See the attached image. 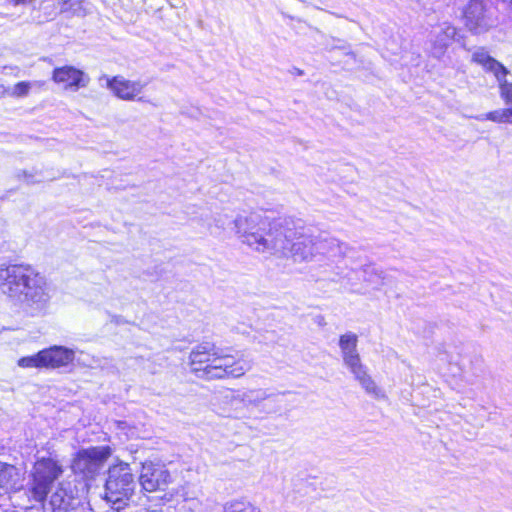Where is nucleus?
Returning a JSON list of instances; mask_svg holds the SVG:
<instances>
[{
	"instance_id": "1",
	"label": "nucleus",
	"mask_w": 512,
	"mask_h": 512,
	"mask_svg": "<svg viewBox=\"0 0 512 512\" xmlns=\"http://www.w3.org/2000/svg\"><path fill=\"white\" fill-rule=\"evenodd\" d=\"M235 232L241 242L261 254L291 256L296 262L316 261V235L290 217L270 218L257 212L238 215Z\"/></svg>"
},
{
	"instance_id": "2",
	"label": "nucleus",
	"mask_w": 512,
	"mask_h": 512,
	"mask_svg": "<svg viewBox=\"0 0 512 512\" xmlns=\"http://www.w3.org/2000/svg\"><path fill=\"white\" fill-rule=\"evenodd\" d=\"M0 292L29 313L38 314L47 308L52 289L32 267L9 265L0 268Z\"/></svg>"
},
{
	"instance_id": "3",
	"label": "nucleus",
	"mask_w": 512,
	"mask_h": 512,
	"mask_svg": "<svg viewBox=\"0 0 512 512\" xmlns=\"http://www.w3.org/2000/svg\"><path fill=\"white\" fill-rule=\"evenodd\" d=\"M191 371L206 380L240 378L252 368L243 354H229L210 343L197 345L189 356Z\"/></svg>"
},
{
	"instance_id": "4",
	"label": "nucleus",
	"mask_w": 512,
	"mask_h": 512,
	"mask_svg": "<svg viewBox=\"0 0 512 512\" xmlns=\"http://www.w3.org/2000/svg\"><path fill=\"white\" fill-rule=\"evenodd\" d=\"M358 337L352 332H347L340 336L339 347L342 353L344 365L353 374L354 379L358 381L365 392L376 398H384L385 394L377 386L372 377L368 374L366 366L362 363L357 351Z\"/></svg>"
},
{
	"instance_id": "5",
	"label": "nucleus",
	"mask_w": 512,
	"mask_h": 512,
	"mask_svg": "<svg viewBox=\"0 0 512 512\" xmlns=\"http://www.w3.org/2000/svg\"><path fill=\"white\" fill-rule=\"evenodd\" d=\"M134 488V476L127 463L110 467L105 484V499L113 509H123L132 497Z\"/></svg>"
},
{
	"instance_id": "6",
	"label": "nucleus",
	"mask_w": 512,
	"mask_h": 512,
	"mask_svg": "<svg viewBox=\"0 0 512 512\" xmlns=\"http://www.w3.org/2000/svg\"><path fill=\"white\" fill-rule=\"evenodd\" d=\"M62 473L63 469L55 459L51 457L39 458L33 467L30 487L33 499L37 502L44 501L51 489V485Z\"/></svg>"
},
{
	"instance_id": "7",
	"label": "nucleus",
	"mask_w": 512,
	"mask_h": 512,
	"mask_svg": "<svg viewBox=\"0 0 512 512\" xmlns=\"http://www.w3.org/2000/svg\"><path fill=\"white\" fill-rule=\"evenodd\" d=\"M465 26L474 34H482L498 23L496 11L483 0H471L464 10Z\"/></svg>"
},
{
	"instance_id": "8",
	"label": "nucleus",
	"mask_w": 512,
	"mask_h": 512,
	"mask_svg": "<svg viewBox=\"0 0 512 512\" xmlns=\"http://www.w3.org/2000/svg\"><path fill=\"white\" fill-rule=\"evenodd\" d=\"M284 393H272L268 389H248L233 395L234 401H239L245 406L262 407L268 413H279L286 409Z\"/></svg>"
},
{
	"instance_id": "9",
	"label": "nucleus",
	"mask_w": 512,
	"mask_h": 512,
	"mask_svg": "<svg viewBox=\"0 0 512 512\" xmlns=\"http://www.w3.org/2000/svg\"><path fill=\"white\" fill-rule=\"evenodd\" d=\"M103 79L106 81V87L115 97L125 101L147 102L145 97L142 96L146 86L145 83L126 79L121 75L111 78L104 76Z\"/></svg>"
},
{
	"instance_id": "10",
	"label": "nucleus",
	"mask_w": 512,
	"mask_h": 512,
	"mask_svg": "<svg viewBox=\"0 0 512 512\" xmlns=\"http://www.w3.org/2000/svg\"><path fill=\"white\" fill-rule=\"evenodd\" d=\"M171 482V475L164 466L152 461L142 463L139 483L143 490L155 492L164 490Z\"/></svg>"
},
{
	"instance_id": "11",
	"label": "nucleus",
	"mask_w": 512,
	"mask_h": 512,
	"mask_svg": "<svg viewBox=\"0 0 512 512\" xmlns=\"http://www.w3.org/2000/svg\"><path fill=\"white\" fill-rule=\"evenodd\" d=\"M111 454L109 447H91L80 450L72 463L74 472L81 473L84 476L93 474Z\"/></svg>"
},
{
	"instance_id": "12",
	"label": "nucleus",
	"mask_w": 512,
	"mask_h": 512,
	"mask_svg": "<svg viewBox=\"0 0 512 512\" xmlns=\"http://www.w3.org/2000/svg\"><path fill=\"white\" fill-rule=\"evenodd\" d=\"M316 261L326 260L329 263H337L347 253L348 246L340 240L326 234H316Z\"/></svg>"
},
{
	"instance_id": "13",
	"label": "nucleus",
	"mask_w": 512,
	"mask_h": 512,
	"mask_svg": "<svg viewBox=\"0 0 512 512\" xmlns=\"http://www.w3.org/2000/svg\"><path fill=\"white\" fill-rule=\"evenodd\" d=\"M472 62L480 65L486 72L492 73L498 83L499 90L503 84H512L507 79L510 71L495 58L490 56L488 51L479 47L472 53Z\"/></svg>"
},
{
	"instance_id": "14",
	"label": "nucleus",
	"mask_w": 512,
	"mask_h": 512,
	"mask_svg": "<svg viewBox=\"0 0 512 512\" xmlns=\"http://www.w3.org/2000/svg\"><path fill=\"white\" fill-rule=\"evenodd\" d=\"M52 79L55 83L61 84L64 89L71 91L86 87L90 81L86 73L73 66L55 68Z\"/></svg>"
},
{
	"instance_id": "15",
	"label": "nucleus",
	"mask_w": 512,
	"mask_h": 512,
	"mask_svg": "<svg viewBox=\"0 0 512 512\" xmlns=\"http://www.w3.org/2000/svg\"><path fill=\"white\" fill-rule=\"evenodd\" d=\"M455 35L456 28L447 22L440 24L436 29H434L432 32L430 49L432 56L435 58H441L445 54Z\"/></svg>"
},
{
	"instance_id": "16",
	"label": "nucleus",
	"mask_w": 512,
	"mask_h": 512,
	"mask_svg": "<svg viewBox=\"0 0 512 512\" xmlns=\"http://www.w3.org/2000/svg\"><path fill=\"white\" fill-rule=\"evenodd\" d=\"M45 368L57 369L71 364L75 358V352L64 346H51L43 349Z\"/></svg>"
},
{
	"instance_id": "17",
	"label": "nucleus",
	"mask_w": 512,
	"mask_h": 512,
	"mask_svg": "<svg viewBox=\"0 0 512 512\" xmlns=\"http://www.w3.org/2000/svg\"><path fill=\"white\" fill-rule=\"evenodd\" d=\"M22 473L13 465L0 462V495L22 487Z\"/></svg>"
},
{
	"instance_id": "18",
	"label": "nucleus",
	"mask_w": 512,
	"mask_h": 512,
	"mask_svg": "<svg viewBox=\"0 0 512 512\" xmlns=\"http://www.w3.org/2000/svg\"><path fill=\"white\" fill-rule=\"evenodd\" d=\"M75 498V492L69 482H61L57 490L52 494L50 504L53 512H67Z\"/></svg>"
},
{
	"instance_id": "19",
	"label": "nucleus",
	"mask_w": 512,
	"mask_h": 512,
	"mask_svg": "<svg viewBox=\"0 0 512 512\" xmlns=\"http://www.w3.org/2000/svg\"><path fill=\"white\" fill-rule=\"evenodd\" d=\"M184 504L182 509L189 512H214L219 511L220 506L211 499H206L204 501L190 497L188 494L183 495Z\"/></svg>"
},
{
	"instance_id": "20",
	"label": "nucleus",
	"mask_w": 512,
	"mask_h": 512,
	"mask_svg": "<svg viewBox=\"0 0 512 512\" xmlns=\"http://www.w3.org/2000/svg\"><path fill=\"white\" fill-rule=\"evenodd\" d=\"M478 121H492L495 123H511L512 124V108H504L494 110L485 114L474 117Z\"/></svg>"
},
{
	"instance_id": "21",
	"label": "nucleus",
	"mask_w": 512,
	"mask_h": 512,
	"mask_svg": "<svg viewBox=\"0 0 512 512\" xmlns=\"http://www.w3.org/2000/svg\"><path fill=\"white\" fill-rule=\"evenodd\" d=\"M229 223V218L224 214H217L209 219H207V229L209 233L213 236H218L225 230L227 224Z\"/></svg>"
},
{
	"instance_id": "22",
	"label": "nucleus",
	"mask_w": 512,
	"mask_h": 512,
	"mask_svg": "<svg viewBox=\"0 0 512 512\" xmlns=\"http://www.w3.org/2000/svg\"><path fill=\"white\" fill-rule=\"evenodd\" d=\"M18 366L21 368H45L43 350L36 354L20 358L18 360Z\"/></svg>"
},
{
	"instance_id": "23",
	"label": "nucleus",
	"mask_w": 512,
	"mask_h": 512,
	"mask_svg": "<svg viewBox=\"0 0 512 512\" xmlns=\"http://www.w3.org/2000/svg\"><path fill=\"white\" fill-rule=\"evenodd\" d=\"M42 85L43 84L38 81H33V82L22 81V82H19L14 85L10 94L14 97H25L28 95V93L30 92V90L32 88H35V87L41 88Z\"/></svg>"
},
{
	"instance_id": "24",
	"label": "nucleus",
	"mask_w": 512,
	"mask_h": 512,
	"mask_svg": "<svg viewBox=\"0 0 512 512\" xmlns=\"http://www.w3.org/2000/svg\"><path fill=\"white\" fill-rule=\"evenodd\" d=\"M224 512H259L253 505L247 502L236 501L228 504Z\"/></svg>"
},
{
	"instance_id": "25",
	"label": "nucleus",
	"mask_w": 512,
	"mask_h": 512,
	"mask_svg": "<svg viewBox=\"0 0 512 512\" xmlns=\"http://www.w3.org/2000/svg\"><path fill=\"white\" fill-rule=\"evenodd\" d=\"M499 94L504 104L508 108H512V83L503 84L501 89L499 90Z\"/></svg>"
},
{
	"instance_id": "26",
	"label": "nucleus",
	"mask_w": 512,
	"mask_h": 512,
	"mask_svg": "<svg viewBox=\"0 0 512 512\" xmlns=\"http://www.w3.org/2000/svg\"><path fill=\"white\" fill-rule=\"evenodd\" d=\"M32 0H13L14 4L15 5H19V4H27V3H30Z\"/></svg>"
},
{
	"instance_id": "27",
	"label": "nucleus",
	"mask_w": 512,
	"mask_h": 512,
	"mask_svg": "<svg viewBox=\"0 0 512 512\" xmlns=\"http://www.w3.org/2000/svg\"><path fill=\"white\" fill-rule=\"evenodd\" d=\"M4 91L5 90H4L3 86H0V95H2L4 93Z\"/></svg>"
},
{
	"instance_id": "28",
	"label": "nucleus",
	"mask_w": 512,
	"mask_h": 512,
	"mask_svg": "<svg viewBox=\"0 0 512 512\" xmlns=\"http://www.w3.org/2000/svg\"><path fill=\"white\" fill-rule=\"evenodd\" d=\"M145 512H162L161 510H147Z\"/></svg>"
},
{
	"instance_id": "29",
	"label": "nucleus",
	"mask_w": 512,
	"mask_h": 512,
	"mask_svg": "<svg viewBox=\"0 0 512 512\" xmlns=\"http://www.w3.org/2000/svg\"><path fill=\"white\" fill-rule=\"evenodd\" d=\"M511 2H512V0H511Z\"/></svg>"
}]
</instances>
